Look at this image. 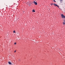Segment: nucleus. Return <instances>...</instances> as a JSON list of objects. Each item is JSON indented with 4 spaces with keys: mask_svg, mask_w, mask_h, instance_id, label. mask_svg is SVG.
I'll return each mask as SVG.
<instances>
[{
    "mask_svg": "<svg viewBox=\"0 0 65 65\" xmlns=\"http://www.w3.org/2000/svg\"><path fill=\"white\" fill-rule=\"evenodd\" d=\"M61 17L62 18H64V15L63 14H61Z\"/></svg>",
    "mask_w": 65,
    "mask_h": 65,
    "instance_id": "1",
    "label": "nucleus"
},
{
    "mask_svg": "<svg viewBox=\"0 0 65 65\" xmlns=\"http://www.w3.org/2000/svg\"><path fill=\"white\" fill-rule=\"evenodd\" d=\"M54 5H55V6H57V7H59V6L57 5L56 4H54Z\"/></svg>",
    "mask_w": 65,
    "mask_h": 65,
    "instance_id": "2",
    "label": "nucleus"
},
{
    "mask_svg": "<svg viewBox=\"0 0 65 65\" xmlns=\"http://www.w3.org/2000/svg\"><path fill=\"white\" fill-rule=\"evenodd\" d=\"M34 3L35 4V5H37V2H35V1H34Z\"/></svg>",
    "mask_w": 65,
    "mask_h": 65,
    "instance_id": "3",
    "label": "nucleus"
},
{
    "mask_svg": "<svg viewBox=\"0 0 65 65\" xmlns=\"http://www.w3.org/2000/svg\"><path fill=\"white\" fill-rule=\"evenodd\" d=\"M8 63L9 64H11V62H8Z\"/></svg>",
    "mask_w": 65,
    "mask_h": 65,
    "instance_id": "4",
    "label": "nucleus"
},
{
    "mask_svg": "<svg viewBox=\"0 0 65 65\" xmlns=\"http://www.w3.org/2000/svg\"><path fill=\"white\" fill-rule=\"evenodd\" d=\"M32 12H35V10H33L32 11Z\"/></svg>",
    "mask_w": 65,
    "mask_h": 65,
    "instance_id": "5",
    "label": "nucleus"
},
{
    "mask_svg": "<svg viewBox=\"0 0 65 65\" xmlns=\"http://www.w3.org/2000/svg\"><path fill=\"white\" fill-rule=\"evenodd\" d=\"M63 25H65V22H63Z\"/></svg>",
    "mask_w": 65,
    "mask_h": 65,
    "instance_id": "6",
    "label": "nucleus"
},
{
    "mask_svg": "<svg viewBox=\"0 0 65 65\" xmlns=\"http://www.w3.org/2000/svg\"><path fill=\"white\" fill-rule=\"evenodd\" d=\"M51 5H54V4H53H53L51 3Z\"/></svg>",
    "mask_w": 65,
    "mask_h": 65,
    "instance_id": "7",
    "label": "nucleus"
},
{
    "mask_svg": "<svg viewBox=\"0 0 65 65\" xmlns=\"http://www.w3.org/2000/svg\"><path fill=\"white\" fill-rule=\"evenodd\" d=\"M13 33H15V30H14V31H13Z\"/></svg>",
    "mask_w": 65,
    "mask_h": 65,
    "instance_id": "8",
    "label": "nucleus"
},
{
    "mask_svg": "<svg viewBox=\"0 0 65 65\" xmlns=\"http://www.w3.org/2000/svg\"><path fill=\"white\" fill-rule=\"evenodd\" d=\"M63 22H64V23H65V20H63Z\"/></svg>",
    "mask_w": 65,
    "mask_h": 65,
    "instance_id": "9",
    "label": "nucleus"
},
{
    "mask_svg": "<svg viewBox=\"0 0 65 65\" xmlns=\"http://www.w3.org/2000/svg\"><path fill=\"white\" fill-rule=\"evenodd\" d=\"M54 2H56V1H55V0H54Z\"/></svg>",
    "mask_w": 65,
    "mask_h": 65,
    "instance_id": "10",
    "label": "nucleus"
},
{
    "mask_svg": "<svg viewBox=\"0 0 65 65\" xmlns=\"http://www.w3.org/2000/svg\"><path fill=\"white\" fill-rule=\"evenodd\" d=\"M16 52V51H14V53H15V52Z\"/></svg>",
    "mask_w": 65,
    "mask_h": 65,
    "instance_id": "11",
    "label": "nucleus"
},
{
    "mask_svg": "<svg viewBox=\"0 0 65 65\" xmlns=\"http://www.w3.org/2000/svg\"><path fill=\"white\" fill-rule=\"evenodd\" d=\"M14 44H16V43H14Z\"/></svg>",
    "mask_w": 65,
    "mask_h": 65,
    "instance_id": "12",
    "label": "nucleus"
},
{
    "mask_svg": "<svg viewBox=\"0 0 65 65\" xmlns=\"http://www.w3.org/2000/svg\"><path fill=\"white\" fill-rule=\"evenodd\" d=\"M64 18L65 19V15L64 16Z\"/></svg>",
    "mask_w": 65,
    "mask_h": 65,
    "instance_id": "13",
    "label": "nucleus"
},
{
    "mask_svg": "<svg viewBox=\"0 0 65 65\" xmlns=\"http://www.w3.org/2000/svg\"><path fill=\"white\" fill-rule=\"evenodd\" d=\"M60 1H62V0H60Z\"/></svg>",
    "mask_w": 65,
    "mask_h": 65,
    "instance_id": "14",
    "label": "nucleus"
}]
</instances>
